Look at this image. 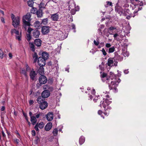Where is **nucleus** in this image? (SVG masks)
<instances>
[{"label":"nucleus","mask_w":146,"mask_h":146,"mask_svg":"<svg viewBox=\"0 0 146 146\" xmlns=\"http://www.w3.org/2000/svg\"><path fill=\"white\" fill-rule=\"evenodd\" d=\"M34 30L33 29L31 28L30 27H29L28 28V30H27V32L29 33L28 34H31V32L32 31H34Z\"/></svg>","instance_id":"ea45409f"},{"label":"nucleus","mask_w":146,"mask_h":146,"mask_svg":"<svg viewBox=\"0 0 146 146\" xmlns=\"http://www.w3.org/2000/svg\"><path fill=\"white\" fill-rule=\"evenodd\" d=\"M27 39L28 41L29 42L30 41L31 39V34H27Z\"/></svg>","instance_id":"c9c22d12"},{"label":"nucleus","mask_w":146,"mask_h":146,"mask_svg":"<svg viewBox=\"0 0 146 146\" xmlns=\"http://www.w3.org/2000/svg\"><path fill=\"white\" fill-rule=\"evenodd\" d=\"M134 6L139 5L140 6H143V3L142 1H140V2H134L133 3Z\"/></svg>","instance_id":"cd10ccee"},{"label":"nucleus","mask_w":146,"mask_h":146,"mask_svg":"<svg viewBox=\"0 0 146 146\" xmlns=\"http://www.w3.org/2000/svg\"><path fill=\"white\" fill-rule=\"evenodd\" d=\"M51 18L52 21H57L58 18V15L57 13H55L51 15Z\"/></svg>","instance_id":"f3484780"},{"label":"nucleus","mask_w":146,"mask_h":146,"mask_svg":"<svg viewBox=\"0 0 146 146\" xmlns=\"http://www.w3.org/2000/svg\"><path fill=\"white\" fill-rule=\"evenodd\" d=\"M3 50L0 48V57L2 59L3 57Z\"/></svg>","instance_id":"58836bf2"},{"label":"nucleus","mask_w":146,"mask_h":146,"mask_svg":"<svg viewBox=\"0 0 146 146\" xmlns=\"http://www.w3.org/2000/svg\"><path fill=\"white\" fill-rule=\"evenodd\" d=\"M31 134L33 136H34L36 135V132L34 130H33L31 131Z\"/></svg>","instance_id":"6e6d98bb"},{"label":"nucleus","mask_w":146,"mask_h":146,"mask_svg":"<svg viewBox=\"0 0 146 146\" xmlns=\"http://www.w3.org/2000/svg\"><path fill=\"white\" fill-rule=\"evenodd\" d=\"M40 67H39L38 70V72L39 74L41 75L44 74V69L43 67L44 66H39Z\"/></svg>","instance_id":"412c9836"},{"label":"nucleus","mask_w":146,"mask_h":146,"mask_svg":"<svg viewBox=\"0 0 146 146\" xmlns=\"http://www.w3.org/2000/svg\"><path fill=\"white\" fill-rule=\"evenodd\" d=\"M52 127V124L51 122L48 123L45 127V130L47 131L50 130Z\"/></svg>","instance_id":"dca6fc26"},{"label":"nucleus","mask_w":146,"mask_h":146,"mask_svg":"<svg viewBox=\"0 0 146 146\" xmlns=\"http://www.w3.org/2000/svg\"><path fill=\"white\" fill-rule=\"evenodd\" d=\"M102 52L103 54L104 55L106 56V55L107 53L106 52L104 48L102 49Z\"/></svg>","instance_id":"8fccbe9b"},{"label":"nucleus","mask_w":146,"mask_h":146,"mask_svg":"<svg viewBox=\"0 0 146 146\" xmlns=\"http://www.w3.org/2000/svg\"><path fill=\"white\" fill-rule=\"evenodd\" d=\"M40 104L39 108L42 110H44L48 106V104L46 101H44Z\"/></svg>","instance_id":"ddd939ff"},{"label":"nucleus","mask_w":146,"mask_h":146,"mask_svg":"<svg viewBox=\"0 0 146 146\" xmlns=\"http://www.w3.org/2000/svg\"><path fill=\"white\" fill-rule=\"evenodd\" d=\"M13 31L17 35H19V32L16 29H13Z\"/></svg>","instance_id":"603ef678"},{"label":"nucleus","mask_w":146,"mask_h":146,"mask_svg":"<svg viewBox=\"0 0 146 146\" xmlns=\"http://www.w3.org/2000/svg\"><path fill=\"white\" fill-rule=\"evenodd\" d=\"M35 139L34 141L35 144H37L38 142L40 141V138L38 136H36L35 137Z\"/></svg>","instance_id":"c756f323"},{"label":"nucleus","mask_w":146,"mask_h":146,"mask_svg":"<svg viewBox=\"0 0 146 146\" xmlns=\"http://www.w3.org/2000/svg\"><path fill=\"white\" fill-rule=\"evenodd\" d=\"M21 36H16V39H17L19 41H21Z\"/></svg>","instance_id":"3c124183"},{"label":"nucleus","mask_w":146,"mask_h":146,"mask_svg":"<svg viewBox=\"0 0 146 146\" xmlns=\"http://www.w3.org/2000/svg\"><path fill=\"white\" fill-rule=\"evenodd\" d=\"M102 112L101 110H99L98 111V114L100 115H101L102 114Z\"/></svg>","instance_id":"338daca9"},{"label":"nucleus","mask_w":146,"mask_h":146,"mask_svg":"<svg viewBox=\"0 0 146 146\" xmlns=\"http://www.w3.org/2000/svg\"><path fill=\"white\" fill-rule=\"evenodd\" d=\"M32 35L35 38H38L40 35V31L37 29H35L32 32Z\"/></svg>","instance_id":"9b49d317"},{"label":"nucleus","mask_w":146,"mask_h":146,"mask_svg":"<svg viewBox=\"0 0 146 146\" xmlns=\"http://www.w3.org/2000/svg\"><path fill=\"white\" fill-rule=\"evenodd\" d=\"M48 18L44 19L42 20L41 24L44 25H46L48 23Z\"/></svg>","instance_id":"bb28decb"},{"label":"nucleus","mask_w":146,"mask_h":146,"mask_svg":"<svg viewBox=\"0 0 146 146\" xmlns=\"http://www.w3.org/2000/svg\"><path fill=\"white\" fill-rule=\"evenodd\" d=\"M34 102L33 100H30L29 101V104L30 105H31L33 104Z\"/></svg>","instance_id":"0e129e2a"},{"label":"nucleus","mask_w":146,"mask_h":146,"mask_svg":"<svg viewBox=\"0 0 146 146\" xmlns=\"http://www.w3.org/2000/svg\"><path fill=\"white\" fill-rule=\"evenodd\" d=\"M31 14L29 13H27L26 15L23 16L22 18V20L24 19L25 20H27L28 21H31Z\"/></svg>","instance_id":"2eb2a0df"},{"label":"nucleus","mask_w":146,"mask_h":146,"mask_svg":"<svg viewBox=\"0 0 146 146\" xmlns=\"http://www.w3.org/2000/svg\"><path fill=\"white\" fill-rule=\"evenodd\" d=\"M26 71L25 69H23L21 70L20 72L21 74H23L25 76L27 77Z\"/></svg>","instance_id":"473e14b6"},{"label":"nucleus","mask_w":146,"mask_h":146,"mask_svg":"<svg viewBox=\"0 0 146 146\" xmlns=\"http://www.w3.org/2000/svg\"><path fill=\"white\" fill-rule=\"evenodd\" d=\"M36 114L35 117H36V118H38L40 115H42V113H36Z\"/></svg>","instance_id":"37998d69"},{"label":"nucleus","mask_w":146,"mask_h":146,"mask_svg":"<svg viewBox=\"0 0 146 146\" xmlns=\"http://www.w3.org/2000/svg\"><path fill=\"white\" fill-rule=\"evenodd\" d=\"M37 73L34 70L33 68L30 71L29 73V76L31 79L32 80H34L36 79Z\"/></svg>","instance_id":"423d86ee"},{"label":"nucleus","mask_w":146,"mask_h":146,"mask_svg":"<svg viewBox=\"0 0 146 146\" xmlns=\"http://www.w3.org/2000/svg\"><path fill=\"white\" fill-rule=\"evenodd\" d=\"M42 84H41L40 83H38L36 84V86H37V88H39L40 87V86H41Z\"/></svg>","instance_id":"bf43d9fd"},{"label":"nucleus","mask_w":146,"mask_h":146,"mask_svg":"<svg viewBox=\"0 0 146 146\" xmlns=\"http://www.w3.org/2000/svg\"><path fill=\"white\" fill-rule=\"evenodd\" d=\"M23 22V24L24 26V27L25 28V29H26V26H30L31 24L30 23V21H26V20H25V19H23L22 20Z\"/></svg>","instance_id":"a211bd4d"},{"label":"nucleus","mask_w":146,"mask_h":146,"mask_svg":"<svg viewBox=\"0 0 146 146\" xmlns=\"http://www.w3.org/2000/svg\"><path fill=\"white\" fill-rule=\"evenodd\" d=\"M71 27H72V29L74 30V32H76V30H75L76 27H75V25H74L73 24H72L71 25Z\"/></svg>","instance_id":"09e8293b"},{"label":"nucleus","mask_w":146,"mask_h":146,"mask_svg":"<svg viewBox=\"0 0 146 146\" xmlns=\"http://www.w3.org/2000/svg\"><path fill=\"white\" fill-rule=\"evenodd\" d=\"M114 62L115 63L114 65L116 66L117 65V62L115 61L114 58H110L108 60L107 64L108 66H110L111 65L113 64Z\"/></svg>","instance_id":"0eeeda50"},{"label":"nucleus","mask_w":146,"mask_h":146,"mask_svg":"<svg viewBox=\"0 0 146 146\" xmlns=\"http://www.w3.org/2000/svg\"><path fill=\"white\" fill-rule=\"evenodd\" d=\"M11 18L12 20V25L14 27L16 28L20 24V17H15L14 15L12 14L11 15Z\"/></svg>","instance_id":"f03ea898"},{"label":"nucleus","mask_w":146,"mask_h":146,"mask_svg":"<svg viewBox=\"0 0 146 146\" xmlns=\"http://www.w3.org/2000/svg\"><path fill=\"white\" fill-rule=\"evenodd\" d=\"M104 102L106 104V105L107 106H108V105L111 103V101L110 100H108L107 99H106L105 100V102Z\"/></svg>","instance_id":"f704fd0d"},{"label":"nucleus","mask_w":146,"mask_h":146,"mask_svg":"<svg viewBox=\"0 0 146 146\" xmlns=\"http://www.w3.org/2000/svg\"><path fill=\"white\" fill-rule=\"evenodd\" d=\"M111 46V45L110 43H106V46L107 48H110Z\"/></svg>","instance_id":"052dcab7"},{"label":"nucleus","mask_w":146,"mask_h":146,"mask_svg":"<svg viewBox=\"0 0 146 146\" xmlns=\"http://www.w3.org/2000/svg\"><path fill=\"white\" fill-rule=\"evenodd\" d=\"M30 117V121L31 124L33 125H35L36 123L37 120L34 114H33L31 111H30L29 113Z\"/></svg>","instance_id":"20e7f679"},{"label":"nucleus","mask_w":146,"mask_h":146,"mask_svg":"<svg viewBox=\"0 0 146 146\" xmlns=\"http://www.w3.org/2000/svg\"><path fill=\"white\" fill-rule=\"evenodd\" d=\"M44 126V124L43 122H41L38 123V127L40 129L43 128Z\"/></svg>","instance_id":"2f4dec72"},{"label":"nucleus","mask_w":146,"mask_h":146,"mask_svg":"<svg viewBox=\"0 0 146 146\" xmlns=\"http://www.w3.org/2000/svg\"><path fill=\"white\" fill-rule=\"evenodd\" d=\"M53 113L52 112H50L46 115L47 119L48 121H52L53 118Z\"/></svg>","instance_id":"f8f14e48"},{"label":"nucleus","mask_w":146,"mask_h":146,"mask_svg":"<svg viewBox=\"0 0 146 146\" xmlns=\"http://www.w3.org/2000/svg\"><path fill=\"white\" fill-rule=\"evenodd\" d=\"M29 44L30 45V47L31 49V50L33 52H35V46L34 45V43L33 42H29Z\"/></svg>","instance_id":"5701e85b"},{"label":"nucleus","mask_w":146,"mask_h":146,"mask_svg":"<svg viewBox=\"0 0 146 146\" xmlns=\"http://www.w3.org/2000/svg\"><path fill=\"white\" fill-rule=\"evenodd\" d=\"M34 2L32 0H29L27 2L28 6L33 7V4Z\"/></svg>","instance_id":"7c9ffc66"},{"label":"nucleus","mask_w":146,"mask_h":146,"mask_svg":"<svg viewBox=\"0 0 146 146\" xmlns=\"http://www.w3.org/2000/svg\"><path fill=\"white\" fill-rule=\"evenodd\" d=\"M5 109V107L4 106H2L1 107V111H4Z\"/></svg>","instance_id":"69168bd1"},{"label":"nucleus","mask_w":146,"mask_h":146,"mask_svg":"<svg viewBox=\"0 0 146 146\" xmlns=\"http://www.w3.org/2000/svg\"><path fill=\"white\" fill-rule=\"evenodd\" d=\"M115 49V48L114 46L110 48L109 49L108 52L109 53L113 52L114 51Z\"/></svg>","instance_id":"72a5a7b5"},{"label":"nucleus","mask_w":146,"mask_h":146,"mask_svg":"<svg viewBox=\"0 0 146 146\" xmlns=\"http://www.w3.org/2000/svg\"><path fill=\"white\" fill-rule=\"evenodd\" d=\"M50 92L49 90H45L42 92L41 93V95L42 98H46L50 96Z\"/></svg>","instance_id":"9d476101"},{"label":"nucleus","mask_w":146,"mask_h":146,"mask_svg":"<svg viewBox=\"0 0 146 146\" xmlns=\"http://www.w3.org/2000/svg\"><path fill=\"white\" fill-rule=\"evenodd\" d=\"M76 11L75 9H71L70 11V13L72 15H74L75 13L76 12Z\"/></svg>","instance_id":"79ce46f5"},{"label":"nucleus","mask_w":146,"mask_h":146,"mask_svg":"<svg viewBox=\"0 0 146 146\" xmlns=\"http://www.w3.org/2000/svg\"><path fill=\"white\" fill-rule=\"evenodd\" d=\"M34 42L35 44L37 47H39L41 46L42 41L40 39L37 38L35 40Z\"/></svg>","instance_id":"4468645a"},{"label":"nucleus","mask_w":146,"mask_h":146,"mask_svg":"<svg viewBox=\"0 0 146 146\" xmlns=\"http://www.w3.org/2000/svg\"><path fill=\"white\" fill-rule=\"evenodd\" d=\"M120 80L119 78L117 81H112L111 83L109 84V86L110 90H116L117 87L118 86L119 83L120 82Z\"/></svg>","instance_id":"7ed1b4c3"},{"label":"nucleus","mask_w":146,"mask_h":146,"mask_svg":"<svg viewBox=\"0 0 146 146\" xmlns=\"http://www.w3.org/2000/svg\"><path fill=\"white\" fill-rule=\"evenodd\" d=\"M119 36L118 34L117 33H115L113 37L114 38V39H116V38L117 36Z\"/></svg>","instance_id":"e2e57ef3"},{"label":"nucleus","mask_w":146,"mask_h":146,"mask_svg":"<svg viewBox=\"0 0 146 146\" xmlns=\"http://www.w3.org/2000/svg\"><path fill=\"white\" fill-rule=\"evenodd\" d=\"M36 9L35 8L33 7L32 9L31 10V12L33 13H35L36 12Z\"/></svg>","instance_id":"a19ab883"},{"label":"nucleus","mask_w":146,"mask_h":146,"mask_svg":"<svg viewBox=\"0 0 146 146\" xmlns=\"http://www.w3.org/2000/svg\"><path fill=\"white\" fill-rule=\"evenodd\" d=\"M94 43L95 45L96 46H98L99 44V42L98 41L96 42V41L94 40Z\"/></svg>","instance_id":"13d9d810"},{"label":"nucleus","mask_w":146,"mask_h":146,"mask_svg":"<svg viewBox=\"0 0 146 146\" xmlns=\"http://www.w3.org/2000/svg\"><path fill=\"white\" fill-rule=\"evenodd\" d=\"M49 54L47 52H44L42 53V57L43 59H44L45 60H47L48 58Z\"/></svg>","instance_id":"aec40b11"},{"label":"nucleus","mask_w":146,"mask_h":146,"mask_svg":"<svg viewBox=\"0 0 146 146\" xmlns=\"http://www.w3.org/2000/svg\"><path fill=\"white\" fill-rule=\"evenodd\" d=\"M49 87V85L47 84L43 86V88L44 89H47Z\"/></svg>","instance_id":"49530a36"},{"label":"nucleus","mask_w":146,"mask_h":146,"mask_svg":"<svg viewBox=\"0 0 146 146\" xmlns=\"http://www.w3.org/2000/svg\"><path fill=\"white\" fill-rule=\"evenodd\" d=\"M114 58L115 60H117L118 61H121L123 59V56L118 54L115 55Z\"/></svg>","instance_id":"4be33fe9"},{"label":"nucleus","mask_w":146,"mask_h":146,"mask_svg":"<svg viewBox=\"0 0 146 146\" xmlns=\"http://www.w3.org/2000/svg\"><path fill=\"white\" fill-rule=\"evenodd\" d=\"M1 22L4 23H5V21L3 17H1Z\"/></svg>","instance_id":"680f3d73"},{"label":"nucleus","mask_w":146,"mask_h":146,"mask_svg":"<svg viewBox=\"0 0 146 146\" xmlns=\"http://www.w3.org/2000/svg\"><path fill=\"white\" fill-rule=\"evenodd\" d=\"M26 71H28L31 70V68L27 64L26 65Z\"/></svg>","instance_id":"de8ad7c7"},{"label":"nucleus","mask_w":146,"mask_h":146,"mask_svg":"<svg viewBox=\"0 0 146 146\" xmlns=\"http://www.w3.org/2000/svg\"><path fill=\"white\" fill-rule=\"evenodd\" d=\"M47 89V90H49V91L50 92H52L53 90V88L52 87L49 86Z\"/></svg>","instance_id":"5fc2aeb1"},{"label":"nucleus","mask_w":146,"mask_h":146,"mask_svg":"<svg viewBox=\"0 0 146 146\" xmlns=\"http://www.w3.org/2000/svg\"><path fill=\"white\" fill-rule=\"evenodd\" d=\"M107 5H109L110 6H111V7H112L113 6V5L112 4V3L110 1H107Z\"/></svg>","instance_id":"4d7b16f0"},{"label":"nucleus","mask_w":146,"mask_h":146,"mask_svg":"<svg viewBox=\"0 0 146 146\" xmlns=\"http://www.w3.org/2000/svg\"><path fill=\"white\" fill-rule=\"evenodd\" d=\"M36 13L37 17H41L42 16V10L41 9H39L38 10L36 11Z\"/></svg>","instance_id":"6ab92c4d"},{"label":"nucleus","mask_w":146,"mask_h":146,"mask_svg":"<svg viewBox=\"0 0 146 146\" xmlns=\"http://www.w3.org/2000/svg\"><path fill=\"white\" fill-rule=\"evenodd\" d=\"M107 75V74L104 72L102 74H101V77L102 78H104L106 77Z\"/></svg>","instance_id":"a18cd8bd"},{"label":"nucleus","mask_w":146,"mask_h":146,"mask_svg":"<svg viewBox=\"0 0 146 146\" xmlns=\"http://www.w3.org/2000/svg\"><path fill=\"white\" fill-rule=\"evenodd\" d=\"M51 27L49 26H43L42 27L41 32L43 35H47L50 32Z\"/></svg>","instance_id":"39448f33"},{"label":"nucleus","mask_w":146,"mask_h":146,"mask_svg":"<svg viewBox=\"0 0 146 146\" xmlns=\"http://www.w3.org/2000/svg\"><path fill=\"white\" fill-rule=\"evenodd\" d=\"M33 57L34 58L33 61V63H35L38 60V63L39 66H44L45 65V60L44 59H43L42 57H39L38 58V55L37 53L35 52L33 54Z\"/></svg>","instance_id":"f257e3e1"},{"label":"nucleus","mask_w":146,"mask_h":146,"mask_svg":"<svg viewBox=\"0 0 146 146\" xmlns=\"http://www.w3.org/2000/svg\"><path fill=\"white\" fill-rule=\"evenodd\" d=\"M46 5H45L44 2L42 1L39 5V9H41L42 8H45Z\"/></svg>","instance_id":"393cba45"},{"label":"nucleus","mask_w":146,"mask_h":146,"mask_svg":"<svg viewBox=\"0 0 146 146\" xmlns=\"http://www.w3.org/2000/svg\"><path fill=\"white\" fill-rule=\"evenodd\" d=\"M40 23L39 21H36L35 22L34 25H35V26H38L39 25Z\"/></svg>","instance_id":"c03bdc74"},{"label":"nucleus","mask_w":146,"mask_h":146,"mask_svg":"<svg viewBox=\"0 0 146 146\" xmlns=\"http://www.w3.org/2000/svg\"><path fill=\"white\" fill-rule=\"evenodd\" d=\"M58 132V130L56 129H55L53 130L52 133L54 135L56 136L57 135Z\"/></svg>","instance_id":"4c0bfd02"},{"label":"nucleus","mask_w":146,"mask_h":146,"mask_svg":"<svg viewBox=\"0 0 146 146\" xmlns=\"http://www.w3.org/2000/svg\"><path fill=\"white\" fill-rule=\"evenodd\" d=\"M39 81L42 84H45L47 81L46 77L44 75H41L39 78Z\"/></svg>","instance_id":"6e6552de"},{"label":"nucleus","mask_w":146,"mask_h":146,"mask_svg":"<svg viewBox=\"0 0 146 146\" xmlns=\"http://www.w3.org/2000/svg\"><path fill=\"white\" fill-rule=\"evenodd\" d=\"M85 138L83 136L80 137L79 139V142L80 145H82L85 141Z\"/></svg>","instance_id":"a878e982"},{"label":"nucleus","mask_w":146,"mask_h":146,"mask_svg":"<svg viewBox=\"0 0 146 146\" xmlns=\"http://www.w3.org/2000/svg\"><path fill=\"white\" fill-rule=\"evenodd\" d=\"M116 28L114 27L113 26H111L107 30L108 32L109 33L110 35H113L112 33H111L110 32H109L110 31H113L114 29H115Z\"/></svg>","instance_id":"c85d7f7f"},{"label":"nucleus","mask_w":146,"mask_h":146,"mask_svg":"<svg viewBox=\"0 0 146 146\" xmlns=\"http://www.w3.org/2000/svg\"><path fill=\"white\" fill-rule=\"evenodd\" d=\"M102 106L105 110L106 109H107L108 108V106L106 105V104L105 103L104 101H103L102 102Z\"/></svg>","instance_id":"e433bc0d"},{"label":"nucleus","mask_w":146,"mask_h":146,"mask_svg":"<svg viewBox=\"0 0 146 146\" xmlns=\"http://www.w3.org/2000/svg\"><path fill=\"white\" fill-rule=\"evenodd\" d=\"M115 11L116 12L118 13L121 15L123 13V8L118 5V3H117L115 7Z\"/></svg>","instance_id":"1a4fd4ad"},{"label":"nucleus","mask_w":146,"mask_h":146,"mask_svg":"<svg viewBox=\"0 0 146 146\" xmlns=\"http://www.w3.org/2000/svg\"><path fill=\"white\" fill-rule=\"evenodd\" d=\"M135 16V15H133L132 16V15L131 14H130V16L128 15L127 17L126 18L128 19H130V18L131 17H134Z\"/></svg>","instance_id":"864d4df0"},{"label":"nucleus","mask_w":146,"mask_h":146,"mask_svg":"<svg viewBox=\"0 0 146 146\" xmlns=\"http://www.w3.org/2000/svg\"><path fill=\"white\" fill-rule=\"evenodd\" d=\"M48 65L49 66H52V64L51 61H49L48 62Z\"/></svg>","instance_id":"774afa93"},{"label":"nucleus","mask_w":146,"mask_h":146,"mask_svg":"<svg viewBox=\"0 0 146 146\" xmlns=\"http://www.w3.org/2000/svg\"><path fill=\"white\" fill-rule=\"evenodd\" d=\"M42 97L41 96H39L37 99V101L38 103L39 104H41L44 102V100L42 99Z\"/></svg>","instance_id":"b1692460"}]
</instances>
